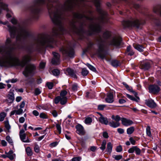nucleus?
Wrapping results in <instances>:
<instances>
[{"label": "nucleus", "mask_w": 161, "mask_h": 161, "mask_svg": "<svg viewBox=\"0 0 161 161\" xmlns=\"http://www.w3.org/2000/svg\"><path fill=\"white\" fill-rule=\"evenodd\" d=\"M0 54L3 55L0 58V65L2 67H10L14 65L23 67L31 60V56L27 55L24 56L21 61L12 53L11 50L5 47H0Z\"/></svg>", "instance_id": "1"}, {"label": "nucleus", "mask_w": 161, "mask_h": 161, "mask_svg": "<svg viewBox=\"0 0 161 161\" xmlns=\"http://www.w3.org/2000/svg\"><path fill=\"white\" fill-rule=\"evenodd\" d=\"M8 27L12 37H14L16 34L17 35L16 37L17 40L24 38L28 35L27 31L19 25L17 26V28L14 27H11L9 25H8Z\"/></svg>", "instance_id": "2"}, {"label": "nucleus", "mask_w": 161, "mask_h": 161, "mask_svg": "<svg viewBox=\"0 0 161 161\" xmlns=\"http://www.w3.org/2000/svg\"><path fill=\"white\" fill-rule=\"evenodd\" d=\"M47 8L50 17L52 21L56 25H59L61 20V14L59 11H54V8L51 4H48Z\"/></svg>", "instance_id": "3"}, {"label": "nucleus", "mask_w": 161, "mask_h": 161, "mask_svg": "<svg viewBox=\"0 0 161 161\" xmlns=\"http://www.w3.org/2000/svg\"><path fill=\"white\" fill-rule=\"evenodd\" d=\"M53 37L47 35L42 38H38L35 40V45L39 48L43 46L52 47L50 43L53 42Z\"/></svg>", "instance_id": "4"}, {"label": "nucleus", "mask_w": 161, "mask_h": 161, "mask_svg": "<svg viewBox=\"0 0 161 161\" xmlns=\"http://www.w3.org/2000/svg\"><path fill=\"white\" fill-rule=\"evenodd\" d=\"M36 69V67L32 64H28L26 65L23 74L25 77H28L32 74L33 71Z\"/></svg>", "instance_id": "5"}, {"label": "nucleus", "mask_w": 161, "mask_h": 161, "mask_svg": "<svg viewBox=\"0 0 161 161\" xmlns=\"http://www.w3.org/2000/svg\"><path fill=\"white\" fill-rule=\"evenodd\" d=\"M123 25L125 27L137 26L138 24V20L132 21H124L122 22Z\"/></svg>", "instance_id": "6"}, {"label": "nucleus", "mask_w": 161, "mask_h": 161, "mask_svg": "<svg viewBox=\"0 0 161 161\" xmlns=\"http://www.w3.org/2000/svg\"><path fill=\"white\" fill-rule=\"evenodd\" d=\"M63 54H65L66 56L70 57H72L74 56V52L72 48H62L60 49Z\"/></svg>", "instance_id": "7"}, {"label": "nucleus", "mask_w": 161, "mask_h": 161, "mask_svg": "<svg viewBox=\"0 0 161 161\" xmlns=\"http://www.w3.org/2000/svg\"><path fill=\"white\" fill-rule=\"evenodd\" d=\"M65 30L64 28L62 26H60L58 30L57 28H53L52 33V35L55 36L57 35L58 34H62L64 33V31Z\"/></svg>", "instance_id": "8"}, {"label": "nucleus", "mask_w": 161, "mask_h": 161, "mask_svg": "<svg viewBox=\"0 0 161 161\" xmlns=\"http://www.w3.org/2000/svg\"><path fill=\"white\" fill-rule=\"evenodd\" d=\"M96 6L97 7V11L101 15V18L99 19V21L101 22H105V19H106L105 16L106 14V13L101 9L98 8V7L99 6V3H97Z\"/></svg>", "instance_id": "9"}, {"label": "nucleus", "mask_w": 161, "mask_h": 161, "mask_svg": "<svg viewBox=\"0 0 161 161\" xmlns=\"http://www.w3.org/2000/svg\"><path fill=\"white\" fill-rule=\"evenodd\" d=\"M91 31L95 32H98L101 30V26L99 23L92 24L90 26Z\"/></svg>", "instance_id": "10"}, {"label": "nucleus", "mask_w": 161, "mask_h": 161, "mask_svg": "<svg viewBox=\"0 0 161 161\" xmlns=\"http://www.w3.org/2000/svg\"><path fill=\"white\" fill-rule=\"evenodd\" d=\"M60 102L62 105L65 104L67 102V97H61L59 96L56 97L54 100V103L57 104Z\"/></svg>", "instance_id": "11"}, {"label": "nucleus", "mask_w": 161, "mask_h": 161, "mask_svg": "<svg viewBox=\"0 0 161 161\" xmlns=\"http://www.w3.org/2000/svg\"><path fill=\"white\" fill-rule=\"evenodd\" d=\"M53 54L54 58L52 60V64L54 65L58 64L60 62V55L58 53L55 52H53Z\"/></svg>", "instance_id": "12"}, {"label": "nucleus", "mask_w": 161, "mask_h": 161, "mask_svg": "<svg viewBox=\"0 0 161 161\" xmlns=\"http://www.w3.org/2000/svg\"><path fill=\"white\" fill-rule=\"evenodd\" d=\"M148 88L150 92L154 94L158 93L160 91L159 87L156 85H150Z\"/></svg>", "instance_id": "13"}, {"label": "nucleus", "mask_w": 161, "mask_h": 161, "mask_svg": "<svg viewBox=\"0 0 161 161\" xmlns=\"http://www.w3.org/2000/svg\"><path fill=\"white\" fill-rule=\"evenodd\" d=\"M14 100V93L12 92V90H10L9 93L7 96V98L6 101L8 103H13Z\"/></svg>", "instance_id": "14"}, {"label": "nucleus", "mask_w": 161, "mask_h": 161, "mask_svg": "<svg viewBox=\"0 0 161 161\" xmlns=\"http://www.w3.org/2000/svg\"><path fill=\"white\" fill-rule=\"evenodd\" d=\"M122 40L120 37H114L110 42V44L116 46H119L121 43Z\"/></svg>", "instance_id": "15"}, {"label": "nucleus", "mask_w": 161, "mask_h": 161, "mask_svg": "<svg viewBox=\"0 0 161 161\" xmlns=\"http://www.w3.org/2000/svg\"><path fill=\"white\" fill-rule=\"evenodd\" d=\"M135 152L136 154L140 155L141 153V150L137 146H133L128 150V152L130 153H132Z\"/></svg>", "instance_id": "16"}, {"label": "nucleus", "mask_w": 161, "mask_h": 161, "mask_svg": "<svg viewBox=\"0 0 161 161\" xmlns=\"http://www.w3.org/2000/svg\"><path fill=\"white\" fill-rule=\"evenodd\" d=\"M121 120L122 121V124L125 126H129L133 123L132 120L124 118H122Z\"/></svg>", "instance_id": "17"}, {"label": "nucleus", "mask_w": 161, "mask_h": 161, "mask_svg": "<svg viewBox=\"0 0 161 161\" xmlns=\"http://www.w3.org/2000/svg\"><path fill=\"white\" fill-rule=\"evenodd\" d=\"M145 103L147 106L151 108H154L157 106L156 103L153 100H146Z\"/></svg>", "instance_id": "18"}, {"label": "nucleus", "mask_w": 161, "mask_h": 161, "mask_svg": "<svg viewBox=\"0 0 161 161\" xmlns=\"http://www.w3.org/2000/svg\"><path fill=\"white\" fill-rule=\"evenodd\" d=\"M77 133L80 135H83L85 134V131L83 126L80 124L76 126Z\"/></svg>", "instance_id": "19"}, {"label": "nucleus", "mask_w": 161, "mask_h": 161, "mask_svg": "<svg viewBox=\"0 0 161 161\" xmlns=\"http://www.w3.org/2000/svg\"><path fill=\"white\" fill-rule=\"evenodd\" d=\"M105 101L108 103H112L114 101L113 94L111 93H108L105 98Z\"/></svg>", "instance_id": "20"}, {"label": "nucleus", "mask_w": 161, "mask_h": 161, "mask_svg": "<svg viewBox=\"0 0 161 161\" xmlns=\"http://www.w3.org/2000/svg\"><path fill=\"white\" fill-rule=\"evenodd\" d=\"M100 117L99 118V120L101 123L107 125L108 123V121L107 118L103 117L102 114H100Z\"/></svg>", "instance_id": "21"}, {"label": "nucleus", "mask_w": 161, "mask_h": 161, "mask_svg": "<svg viewBox=\"0 0 161 161\" xmlns=\"http://www.w3.org/2000/svg\"><path fill=\"white\" fill-rule=\"evenodd\" d=\"M23 112V110L19 108L17 110H14L12 111L10 113V115H13L14 114L15 115H20Z\"/></svg>", "instance_id": "22"}, {"label": "nucleus", "mask_w": 161, "mask_h": 161, "mask_svg": "<svg viewBox=\"0 0 161 161\" xmlns=\"http://www.w3.org/2000/svg\"><path fill=\"white\" fill-rule=\"evenodd\" d=\"M66 71L67 72L68 75L74 78H77V76L76 75L72 69L70 68H68L67 69Z\"/></svg>", "instance_id": "23"}, {"label": "nucleus", "mask_w": 161, "mask_h": 161, "mask_svg": "<svg viewBox=\"0 0 161 161\" xmlns=\"http://www.w3.org/2000/svg\"><path fill=\"white\" fill-rule=\"evenodd\" d=\"M5 153L7 155L8 158L11 160H13L15 157V154L13 153V152L12 150H10L8 152H5Z\"/></svg>", "instance_id": "24"}, {"label": "nucleus", "mask_w": 161, "mask_h": 161, "mask_svg": "<svg viewBox=\"0 0 161 161\" xmlns=\"http://www.w3.org/2000/svg\"><path fill=\"white\" fill-rule=\"evenodd\" d=\"M19 137L21 140L24 142H31L27 137H26L25 134L21 135H19Z\"/></svg>", "instance_id": "25"}, {"label": "nucleus", "mask_w": 161, "mask_h": 161, "mask_svg": "<svg viewBox=\"0 0 161 161\" xmlns=\"http://www.w3.org/2000/svg\"><path fill=\"white\" fill-rule=\"evenodd\" d=\"M109 126L113 128H116L119 127L120 125V123L119 122H115L112 121L108 123Z\"/></svg>", "instance_id": "26"}, {"label": "nucleus", "mask_w": 161, "mask_h": 161, "mask_svg": "<svg viewBox=\"0 0 161 161\" xmlns=\"http://www.w3.org/2000/svg\"><path fill=\"white\" fill-rule=\"evenodd\" d=\"M133 47L135 48L140 52H142L143 50L144 47L142 46L139 44H134Z\"/></svg>", "instance_id": "27"}, {"label": "nucleus", "mask_w": 161, "mask_h": 161, "mask_svg": "<svg viewBox=\"0 0 161 161\" xmlns=\"http://www.w3.org/2000/svg\"><path fill=\"white\" fill-rule=\"evenodd\" d=\"M126 97L136 102H138L140 99L138 97H135L133 96L128 94H126Z\"/></svg>", "instance_id": "28"}, {"label": "nucleus", "mask_w": 161, "mask_h": 161, "mask_svg": "<svg viewBox=\"0 0 161 161\" xmlns=\"http://www.w3.org/2000/svg\"><path fill=\"white\" fill-rule=\"evenodd\" d=\"M126 52L128 55L132 56L134 54V52L132 50L130 46H128L127 47Z\"/></svg>", "instance_id": "29"}, {"label": "nucleus", "mask_w": 161, "mask_h": 161, "mask_svg": "<svg viewBox=\"0 0 161 161\" xmlns=\"http://www.w3.org/2000/svg\"><path fill=\"white\" fill-rule=\"evenodd\" d=\"M75 18L78 19L82 18L83 17H85L86 19H89V18L87 16H86L84 14H82L79 13L75 14L74 15Z\"/></svg>", "instance_id": "30"}, {"label": "nucleus", "mask_w": 161, "mask_h": 161, "mask_svg": "<svg viewBox=\"0 0 161 161\" xmlns=\"http://www.w3.org/2000/svg\"><path fill=\"white\" fill-rule=\"evenodd\" d=\"M111 35L110 32L108 31H106L103 34V37L105 39H107L110 37Z\"/></svg>", "instance_id": "31"}, {"label": "nucleus", "mask_w": 161, "mask_h": 161, "mask_svg": "<svg viewBox=\"0 0 161 161\" xmlns=\"http://www.w3.org/2000/svg\"><path fill=\"white\" fill-rule=\"evenodd\" d=\"M79 0H69L67 3H68V6H70L72 5V3H75V4H78Z\"/></svg>", "instance_id": "32"}, {"label": "nucleus", "mask_w": 161, "mask_h": 161, "mask_svg": "<svg viewBox=\"0 0 161 161\" xmlns=\"http://www.w3.org/2000/svg\"><path fill=\"white\" fill-rule=\"evenodd\" d=\"M146 131L147 135L149 137H152V136L151 131V127L149 126L148 125L147 126L146 129Z\"/></svg>", "instance_id": "33"}, {"label": "nucleus", "mask_w": 161, "mask_h": 161, "mask_svg": "<svg viewBox=\"0 0 161 161\" xmlns=\"http://www.w3.org/2000/svg\"><path fill=\"white\" fill-rule=\"evenodd\" d=\"M111 118L112 119L114 120L116 122H118L121 120V118L118 115H113L111 116Z\"/></svg>", "instance_id": "34"}, {"label": "nucleus", "mask_w": 161, "mask_h": 161, "mask_svg": "<svg viewBox=\"0 0 161 161\" xmlns=\"http://www.w3.org/2000/svg\"><path fill=\"white\" fill-rule=\"evenodd\" d=\"M112 146L110 142L108 143L107 145V150L108 152L110 153L112 152Z\"/></svg>", "instance_id": "35"}, {"label": "nucleus", "mask_w": 161, "mask_h": 161, "mask_svg": "<svg viewBox=\"0 0 161 161\" xmlns=\"http://www.w3.org/2000/svg\"><path fill=\"white\" fill-rule=\"evenodd\" d=\"M135 129L133 126H131L128 128L127 130V133L128 135L132 134L134 131Z\"/></svg>", "instance_id": "36"}, {"label": "nucleus", "mask_w": 161, "mask_h": 161, "mask_svg": "<svg viewBox=\"0 0 161 161\" xmlns=\"http://www.w3.org/2000/svg\"><path fill=\"white\" fill-rule=\"evenodd\" d=\"M0 7H1L3 9L7 11H9V10L8 8V5L2 2L0 3Z\"/></svg>", "instance_id": "37"}, {"label": "nucleus", "mask_w": 161, "mask_h": 161, "mask_svg": "<svg viewBox=\"0 0 161 161\" xmlns=\"http://www.w3.org/2000/svg\"><path fill=\"white\" fill-rule=\"evenodd\" d=\"M5 126L8 132H9V130L11 129V126L9 124V122L8 120H5L4 122Z\"/></svg>", "instance_id": "38"}, {"label": "nucleus", "mask_w": 161, "mask_h": 161, "mask_svg": "<svg viewBox=\"0 0 161 161\" xmlns=\"http://www.w3.org/2000/svg\"><path fill=\"white\" fill-rule=\"evenodd\" d=\"M106 141L105 140H103L102 142L100 149L103 151H104L106 148Z\"/></svg>", "instance_id": "39"}, {"label": "nucleus", "mask_w": 161, "mask_h": 161, "mask_svg": "<svg viewBox=\"0 0 161 161\" xmlns=\"http://www.w3.org/2000/svg\"><path fill=\"white\" fill-rule=\"evenodd\" d=\"M7 114L4 112H2L0 114V121H3L6 116Z\"/></svg>", "instance_id": "40"}, {"label": "nucleus", "mask_w": 161, "mask_h": 161, "mask_svg": "<svg viewBox=\"0 0 161 161\" xmlns=\"http://www.w3.org/2000/svg\"><path fill=\"white\" fill-rule=\"evenodd\" d=\"M142 65L143 68L145 70L148 69L150 67V64L148 62L145 63Z\"/></svg>", "instance_id": "41"}, {"label": "nucleus", "mask_w": 161, "mask_h": 161, "mask_svg": "<svg viewBox=\"0 0 161 161\" xmlns=\"http://www.w3.org/2000/svg\"><path fill=\"white\" fill-rule=\"evenodd\" d=\"M92 120L90 117H87L86 118L85 120V123L86 124H90L92 122Z\"/></svg>", "instance_id": "42"}, {"label": "nucleus", "mask_w": 161, "mask_h": 161, "mask_svg": "<svg viewBox=\"0 0 161 161\" xmlns=\"http://www.w3.org/2000/svg\"><path fill=\"white\" fill-rule=\"evenodd\" d=\"M89 72L86 68H83L81 71V74L83 76H86L88 74Z\"/></svg>", "instance_id": "43"}, {"label": "nucleus", "mask_w": 161, "mask_h": 161, "mask_svg": "<svg viewBox=\"0 0 161 161\" xmlns=\"http://www.w3.org/2000/svg\"><path fill=\"white\" fill-rule=\"evenodd\" d=\"M26 151L28 155L31 156L32 155V152L30 147H27L26 149Z\"/></svg>", "instance_id": "44"}, {"label": "nucleus", "mask_w": 161, "mask_h": 161, "mask_svg": "<svg viewBox=\"0 0 161 161\" xmlns=\"http://www.w3.org/2000/svg\"><path fill=\"white\" fill-rule=\"evenodd\" d=\"M86 65L88 67V68L91 70L93 72H95L96 71V69L92 65H91L90 64L87 63L86 64Z\"/></svg>", "instance_id": "45"}, {"label": "nucleus", "mask_w": 161, "mask_h": 161, "mask_svg": "<svg viewBox=\"0 0 161 161\" xmlns=\"http://www.w3.org/2000/svg\"><path fill=\"white\" fill-rule=\"evenodd\" d=\"M67 93V92L66 91L62 90L61 92L60 96H59L61 97H66V96Z\"/></svg>", "instance_id": "46"}, {"label": "nucleus", "mask_w": 161, "mask_h": 161, "mask_svg": "<svg viewBox=\"0 0 161 161\" xmlns=\"http://www.w3.org/2000/svg\"><path fill=\"white\" fill-rule=\"evenodd\" d=\"M111 65L114 67H117L119 65L118 61L116 60H113L111 62Z\"/></svg>", "instance_id": "47"}, {"label": "nucleus", "mask_w": 161, "mask_h": 161, "mask_svg": "<svg viewBox=\"0 0 161 161\" xmlns=\"http://www.w3.org/2000/svg\"><path fill=\"white\" fill-rule=\"evenodd\" d=\"M52 73L54 75L58 76L59 74L60 71L58 69H54L53 70Z\"/></svg>", "instance_id": "48"}, {"label": "nucleus", "mask_w": 161, "mask_h": 161, "mask_svg": "<svg viewBox=\"0 0 161 161\" xmlns=\"http://www.w3.org/2000/svg\"><path fill=\"white\" fill-rule=\"evenodd\" d=\"M46 85L49 89H51L53 86V84L52 82H48L47 83Z\"/></svg>", "instance_id": "49"}, {"label": "nucleus", "mask_w": 161, "mask_h": 161, "mask_svg": "<svg viewBox=\"0 0 161 161\" xmlns=\"http://www.w3.org/2000/svg\"><path fill=\"white\" fill-rule=\"evenodd\" d=\"M6 139L7 141H8L10 144H13V141L9 136H7L6 137Z\"/></svg>", "instance_id": "50"}, {"label": "nucleus", "mask_w": 161, "mask_h": 161, "mask_svg": "<svg viewBox=\"0 0 161 161\" xmlns=\"http://www.w3.org/2000/svg\"><path fill=\"white\" fill-rule=\"evenodd\" d=\"M34 149L36 153H38L40 152V147L37 144H36L35 145V147L34 148Z\"/></svg>", "instance_id": "51"}, {"label": "nucleus", "mask_w": 161, "mask_h": 161, "mask_svg": "<svg viewBox=\"0 0 161 161\" xmlns=\"http://www.w3.org/2000/svg\"><path fill=\"white\" fill-rule=\"evenodd\" d=\"M113 158L116 160H118L121 159L122 158V156L121 155H114Z\"/></svg>", "instance_id": "52"}, {"label": "nucleus", "mask_w": 161, "mask_h": 161, "mask_svg": "<svg viewBox=\"0 0 161 161\" xmlns=\"http://www.w3.org/2000/svg\"><path fill=\"white\" fill-rule=\"evenodd\" d=\"M116 150L117 152H120L122 150V148L121 145H119L117 147Z\"/></svg>", "instance_id": "53"}, {"label": "nucleus", "mask_w": 161, "mask_h": 161, "mask_svg": "<svg viewBox=\"0 0 161 161\" xmlns=\"http://www.w3.org/2000/svg\"><path fill=\"white\" fill-rule=\"evenodd\" d=\"M40 117L42 119H46L47 118V116L46 114L43 113L40 114Z\"/></svg>", "instance_id": "54"}, {"label": "nucleus", "mask_w": 161, "mask_h": 161, "mask_svg": "<svg viewBox=\"0 0 161 161\" xmlns=\"http://www.w3.org/2000/svg\"><path fill=\"white\" fill-rule=\"evenodd\" d=\"M105 107L106 105H99L98 106V108L99 110H102Z\"/></svg>", "instance_id": "55"}, {"label": "nucleus", "mask_w": 161, "mask_h": 161, "mask_svg": "<svg viewBox=\"0 0 161 161\" xmlns=\"http://www.w3.org/2000/svg\"><path fill=\"white\" fill-rule=\"evenodd\" d=\"M56 126L57 130L58 131V132L60 134L61 132V129L60 125L59 124H57Z\"/></svg>", "instance_id": "56"}, {"label": "nucleus", "mask_w": 161, "mask_h": 161, "mask_svg": "<svg viewBox=\"0 0 161 161\" xmlns=\"http://www.w3.org/2000/svg\"><path fill=\"white\" fill-rule=\"evenodd\" d=\"M58 144V143L57 142H53L50 144V146L52 147H54L57 146Z\"/></svg>", "instance_id": "57"}, {"label": "nucleus", "mask_w": 161, "mask_h": 161, "mask_svg": "<svg viewBox=\"0 0 161 161\" xmlns=\"http://www.w3.org/2000/svg\"><path fill=\"white\" fill-rule=\"evenodd\" d=\"M41 93V91L38 88H36L35 90V94L36 95H37Z\"/></svg>", "instance_id": "58"}, {"label": "nucleus", "mask_w": 161, "mask_h": 161, "mask_svg": "<svg viewBox=\"0 0 161 161\" xmlns=\"http://www.w3.org/2000/svg\"><path fill=\"white\" fill-rule=\"evenodd\" d=\"M78 88V86L76 84H74L72 86V89L74 91H76Z\"/></svg>", "instance_id": "59"}, {"label": "nucleus", "mask_w": 161, "mask_h": 161, "mask_svg": "<svg viewBox=\"0 0 161 161\" xmlns=\"http://www.w3.org/2000/svg\"><path fill=\"white\" fill-rule=\"evenodd\" d=\"M81 158L80 157H77L73 158L71 160L72 161H80Z\"/></svg>", "instance_id": "60"}, {"label": "nucleus", "mask_w": 161, "mask_h": 161, "mask_svg": "<svg viewBox=\"0 0 161 161\" xmlns=\"http://www.w3.org/2000/svg\"><path fill=\"white\" fill-rule=\"evenodd\" d=\"M129 141L131 142V144L133 145H134L136 143V141L133 139V138L131 137L130 138Z\"/></svg>", "instance_id": "61"}, {"label": "nucleus", "mask_w": 161, "mask_h": 161, "mask_svg": "<svg viewBox=\"0 0 161 161\" xmlns=\"http://www.w3.org/2000/svg\"><path fill=\"white\" fill-rule=\"evenodd\" d=\"M45 63L44 62H41L40 64L39 67L40 69H42L45 66Z\"/></svg>", "instance_id": "62"}, {"label": "nucleus", "mask_w": 161, "mask_h": 161, "mask_svg": "<svg viewBox=\"0 0 161 161\" xmlns=\"http://www.w3.org/2000/svg\"><path fill=\"white\" fill-rule=\"evenodd\" d=\"M25 121V119L23 117H20L19 119V123H23Z\"/></svg>", "instance_id": "63"}, {"label": "nucleus", "mask_w": 161, "mask_h": 161, "mask_svg": "<svg viewBox=\"0 0 161 161\" xmlns=\"http://www.w3.org/2000/svg\"><path fill=\"white\" fill-rule=\"evenodd\" d=\"M103 136L106 138H107L108 137V133L106 132H104L103 134Z\"/></svg>", "instance_id": "64"}]
</instances>
